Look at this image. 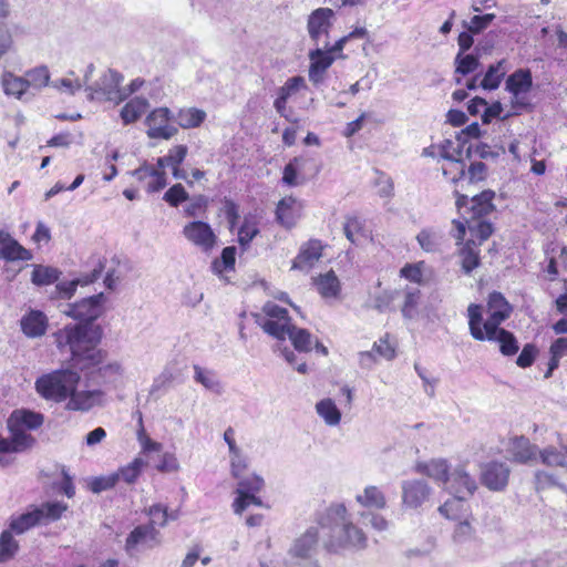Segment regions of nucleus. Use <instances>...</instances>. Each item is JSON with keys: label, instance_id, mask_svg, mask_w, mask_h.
<instances>
[{"label": "nucleus", "instance_id": "a211bd4d", "mask_svg": "<svg viewBox=\"0 0 567 567\" xmlns=\"http://www.w3.org/2000/svg\"><path fill=\"white\" fill-rule=\"evenodd\" d=\"M132 174L137 181L146 182L145 187L148 193H157L167 184L165 171L156 169L147 163L134 169Z\"/></svg>", "mask_w": 567, "mask_h": 567}, {"label": "nucleus", "instance_id": "1a4fd4ad", "mask_svg": "<svg viewBox=\"0 0 567 567\" xmlns=\"http://www.w3.org/2000/svg\"><path fill=\"white\" fill-rule=\"evenodd\" d=\"M146 133L150 138L171 140L178 133L174 122V112L168 107L153 110L145 120Z\"/></svg>", "mask_w": 567, "mask_h": 567}, {"label": "nucleus", "instance_id": "e433bc0d", "mask_svg": "<svg viewBox=\"0 0 567 567\" xmlns=\"http://www.w3.org/2000/svg\"><path fill=\"white\" fill-rule=\"evenodd\" d=\"M61 275L62 272L58 268L51 266L34 265L31 281L35 286H48L58 282Z\"/></svg>", "mask_w": 567, "mask_h": 567}, {"label": "nucleus", "instance_id": "774afa93", "mask_svg": "<svg viewBox=\"0 0 567 567\" xmlns=\"http://www.w3.org/2000/svg\"><path fill=\"white\" fill-rule=\"evenodd\" d=\"M474 536V529L467 520L460 522L453 534L455 543L463 544L471 540Z\"/></svg>", "mask_w": 567, "mask_h": 567}, {"label": "nucleus", "instance_id": "5701e85b", "mask_svg": "<svg viewBox=\"0 0 567 567\" xmlns=\"http://www.w3.org/2000/svg\"><path fill=\"white\" fill-rule=\"evenodd\" d=\"M21 330L29 338H39L47 332L48 319L40 310H31L21 318Z\"/></svg>", "mask_w": 567, "mask_h": 567}, {"label": "nucleus", "instance_id": "20e7f679", "mask_svg": "<svg viewBox=\"0 0 567 567\" xmlns=\"http://www.w3.org/2000/svg\"><path fill=\"white\" fill-rule=\"evenodd\" d=\"M80 380L81 377L78 371L62 369L40 377L35 382V389L42 398L62 402L70 398L72 391L78 388Z\"/></svg>", "mask_w": 567, "mask_h": 567}, {"label": "nucleus", "instance_id": "393cba45", "mask_svg": "<svg viewBox=\"0 0 567 567\" xmlns=\"http://www.w3.org/2000/svg\"><path fill=\"white\" fill-rule=\"evenodd\" d=\"M416 472L425 474L436 482L447 484L450 480V466L444 458H434L426 463H419Z\"/></svg>", "mask_w": 567, "mask_h": 567}, {"label": "nucleus", "instance_id": "4d7b16f0", "mask_svg": "<svg viewBox=\"0 0 567 567\" xmlns=\"http://www.w3.org/2000/svg\"><path fill=\"white\" fill-rule=\"evenodd\" d=\"M144 466L145 462L142 458L136 457L127 466L121 468L116 474H120V478L127 484H132L137 480Z\"/></svg>", "mask_w": 567, "mask_h": 567}, {"label": "nucleus", "instance_id": "79ce46f5", "mask_svg": "<svg viewBox=\"0 0 567 567\" xmlns=\"http://www.w3.org/2000/svg\"><path fill=\"white\" fill-rule=\"evenodd\" d=\"M316 411L328 425L334 426L340 423L341 412L331 399H323L319 401L316 404Z\"/></svg>", "mask_w": 567, "mask_h": 567}, {"label": "nucleus", "instance_id": "39448f33", "mask_svg": "<svg viewBox=\"0 0 567 567\" xmlns=\"http://www.w3.org/2000/svg\"><path fill=\"white\" fill-rule=\"evenodd\" d=\"M456 197L455 206L458 214L465 220V223L475 221L484 216L489 215L495 210L493 199L495 198V192L486 189L480 194H461L460 190H454Z\"/></svg>", "mask_w": 567, "mask_h": 567}, {"label": "nucleus", "instance_id": "f8f14e48", "mask_svg": "<svg viewBox=\"0 0 567 567\" xmlns=\"http://www.w3.org/2000/svg\"><path fill=\"white\" fill-rule=\"evenodd\" d=\"M511 468L504 462L491 461L481 466V483L492 492H503L509 481Z\"/></svg>", "mask_w": 567, "mask_h": 567}, {"label": "nucleus", "instance_id": "de8ad7c7", "mask_svg": "<svg viewBox=\"0 0 567 567\" xmlns=\"http://www.w3.org/2000/svg\"><path fill=\"white\" fill-rule=\"evenodd\" d=\"M236 261V247L227 246L221 250L219 259H215L212 264L215 274L233 270Z\"/></svg>", "mask_w": 567, "mask_h": 567}, {"label": "nucleus", "instance_id": "58836bf2", "mask_svg": "<svg viewBox=\"0 0 567 567\" xmlns=\"http://www.w3.org/2000/svg\"><path fill=\"white\" fill-rule=\"evenodd\" d=\"M2 87L7 95H12L19 100L28 94L29 87L25 78H19L12 73H4L2 76Z\"/></svg>", "mask_w": 567, "mask_h": 567}, {"label": "nucleus", "instance_id": "338daca9", "mask_svg": "<svg viewBox=\"0 0 567 567\" xmlns=\"http://www.w3.org/2000/svg\"><path fill=\"white\" fill-rule=\"evenodd\" d=\"M494 19H495L494 13H486L483 16H474L471 19L470 24L467 25V30L472 33H480L481 31L486 29L492 23V21Z\"/></svg>", "mask_w": 567, "mask_h": 567}, {"label": "nucleus", "instance_id": "8fccbe9b", "mask_svg": "<svg viewBox=\"0 0 567 567\" xmlns=\"http://www.w3.org/2000/svg\"><path fill=\"white\" fill-rule=\"evenodd\" d=\"M238 487L236 489L237 496L251 493H258L262 489L265 482L259 475L252 474L247 477L237 478Z\"/></svg>", "mask_w": 567, "mask_h": 567}, {"label": "nucleus", "instance_id": "4468645a", "mask_svg": "<svg viewBox=\"0 0 567 567\" xmlns=\"http://www.w3.org/2000/svg\"><path fill=\"white\" fill-rule=\"evenodd\" d=\"M184 237L203 251H209L216 244L217 237L208 223L194 220L183 228Z\"/></svg>", "mask_w": 567, "mask_h": 567}, {"label": "nucleus", "instance_id": "f257e3e1", "mask_svg": "<svg viewBox=\"0 0 567 567\" xmlns=\"http://www.w3.org/2000/svg\"><path fill=\"white\" fill-rule=\"evenodd\" d=\"M102 333L100 326H65L53 336L58 349L69 348L70 369L84 372L100 365L106 357L105 351L96 348Z\"/></svg>", "mask_w": 567, "mask_h": 567}, {"label": "nucleus", "instance_id": "0e129e2a", "mask_svg": "<svg viewBox=\"0 0 567 567\" xmlns=\"http://www.w3.org/2000/svg\"><path fill=\"white\" fill-rule=\"evenodd\" d=\"M537 353H538V349L534 343H526L523 347L519 355L517 357L516 364L519 368L530 367L534 363V361L537 357Z\"/></svg>", "mask_w": 567, "mask_h": 567}, {"label": "nucleus", "instance_id": "c85d7f7f", "mask_svg": "<svg viewBox=\"0 0 567 567\" xmlns=\"http://www.w3.org/2000/svg\"><path fill=\"white\" fill-rule=\"evenodd\" d=\"M194 380L200 383L206 390L220 394L223 392V384L219 381L215 371L202 368L198 364L193 365Z\"/></svg>", "mask_w": 567, "mask_h": 567}, {"label": "nucleus", "instance_id": "423d86ee", "mask_svg": "<svg viewBox=\"0 0 567 567\" xmlns=\"http://www.w3.org/2000/svg\"><path fill=\"white\" fill-rule=\"evenodd\" d=\"M446 485H449V488L455 496L453 499H449L441 505L439 512L451 518L454 507L460 506L466 497L472 496L477 489V484L466 471L465 465L460 464L450 473V480Z\"/></svg>", "mask_w": 567, "mask_h": 567}, {"label": "nucleus", "instance_id": "7c9ffc66", "mask_svg": "<svg viewBox=\"0 0 567 567\" xmlns=\"http://www.w3.org/2000/svg\"><path fill=\"white\" fill-rule=\"evenodd\" d=\"M318 542V529L316 527H310L307 532L299 537L290 551L293 556L306 558L310 555L311 550L315 548Z\"/></svg>", "mask_w": 567, "mask_h": 567}, {"label": "nucleus", "instance_id": "a18cd8bd", "mask_svg": "<svg viewBox=\"0 0 567 567\" xmlns=\"http://www.w3.org/2000/svg\"><path fill=\"white\" fill-rule=\"evenodd\" d=\"M8 430L11 434V442L14 453L25 451L34 445L35 439L31 434H28L25 430L17 426H8Z\"/></svg>", "mask_w": 567, "mask_h": 567}, {"label": "nucleus", "instance_id": "6e6d98bb", "mask_svg": "<svg viewBox=\"0 0 567 567\" xmlns=\"http://www.w3.org/2000/svg\"><path fill=\"white\" fill-rule=\"evenodd\" d=\"M466 224L471 236L478 239L477 246L488 239L494 231L493 225L486 220L476 219Z\"/></svg>", "mask_w": 567, "mask_h": 567}, {"label": "nucleus", "instance_id": "c9c22d12", "mask_svg": "<svg viewBox=\"0 0 567 567\" xmlns=\"http://www.w3.org/2000/svg\"><path fill=\"white\" fill-rule=\"evenodd\" d=\"M256 322L262 328V330L271 336L272 338L285 341L286 338H288L290 332V327H292L291 321H278V320H271L267 319L264 322H260V316L256 315Z\"/></svg>", "mask_w": 567, "mask_h": 567}, {"label": "nucleus", "instance_id": "7ed1b4c3", "mask_svg": "<svg viewBox=\"0 0 567 567\" xmlns=\"http://www.w3.org/2000/svg\"><path fill=\"white\" fill-rule=\"evenodd\" d=\"M513 308L506 298L498 291H493L488 296L487 311L488 318L483 321L482 306L471 303L467 308L468 328L473 339L484 341L491 339L492 332L499 328L512 312Z\"/></svg>", "mask_w": 567, "mask_h": 567}, {"label": "nucleus", "instance_id": "9b49d317", "mask_svg": "<svg viewBox=\"0 0 567 567\" xmlns=\"http://www.w3.org/2000/svg\"><path fill=\"white\" fill-rule=\"evenodd\" d=\"M533 78L529 69H518L513 72L505 82V90L512 94L511 104L514 109H523L529 105L524 94L530 91Z\"/></svg>", "mask_w": 567, "mask_h": 567}, {"label": "nucleus", "instance_id": "2f4dec72", "mask_svg": "<svg viewBox=\"0 0 567 567\" xmlns=\"http://www.w3.org/2000/svg\"><path fill=\"white\" fill-rule=\"evenodd\" d=\"M296 199L293 197H285L277 204L276 219L286 228H292L297 223V214L295 213Z\"/></svg>", "mask_w": 567, "mask_h": 567}, {"label": "nucleus", "instance_id": "f704fd0d", "mask_svg": "<svg viewBox=\"0 0 567 567\" xmlns=\"http://www.w3.org/2000/svg\"><path fill=\"white\" fill-rule=\"evenodd\" d=\"M35 511L40 512V523H50L59 520L62 515L68 511L69 506L63 502H45L40 506H34Z\"/></svg>", "mask_w": 567, "mask_h": 567}, {"label": "nucleus", "instance_id": "49530a36", "mask_svg": "<svg viewBox=\"0 0 567 567\" xmlns=\"http://www.w3.org/2000/svg\"><path fill=\"white\" fill-rule=\"evenodd\" d=\"M10 529L0 534V563L14 557L19 550V543L13 538Z\"/></svg>", "mask_w": 567, "mask_h": 567}, {"label": "nucleus", "instance_id": "6ab92c4d", "mask_svg": "<svg viewBox=\"0 0 567 567\" xmlns=\"http://www.w3.org/2000/svg\"><path fill=\"white\" fill-rule=\"evenodd\" d=\"M309 80L317 85L323 81L324 73L333 63L334 58L324 48H317L309 52Z\"/></svg>", "mask_w": 567, "mask_h": 567}, {"label": "nucleus", "instance_id": "69168bd1", "mask_svg": "<svg viewBox=\"0 0 567 567\" xmlns=\"http://www.w3.org/2000/svg\"><path fill=\"white\" fill-rule=\"evenodd\" d=\"M251 504L262 506V501L260 497L256 496V493L239 495L234 501V512L236 514H241Z\"/></svg>", "mask_w": 567, "mask_h": 567}, {"label": "nucleus", "instance_id": "412c9836", "mask_svg": "<svg viewBox=\"0 0 567 567\" xmlns=\"http://www.w3.org/2000/svg\"><path fill=\"white\" fill-rule=\"evenodd\" d=\"M306 87L307 84L302 76L297 75L289 78L285 84L278 89L277 99L274 102V106L277 112L280 115H285L288 100Z\"/></svg>", "mask_w": 567, "mask_h": 567}, {"label": "nucleus", "instance_id": "6e6552de", "mask_svg": "<svg viewBox=\"0 0 567 567\" xmlns=\"http://www.w3.org/2000/svg\"><path fill=\"white\" fill-rule=\"evenodd\" d=\"M104 293L83 298L74 303H69L63 312L80 321L75 326H94L93 322L103 313Z\"/></svg>", "mask_w": 567, "mask_h": 567}, {"label": "nucleus", "instance_id": "680f3d73", "mask_svg": "<svg viewBox=\"0 0 567 567\" xmlns=\"http://www.w3.org/2000/svg\"><path fill=\"white\" fill-rule=\"evenodd\" d=\"M535 486L536 489H547L550 487H559L564 488V485L560 484L556 476L551 473L545 471H537L535 473Z\"/></svg>", "mask_w": 567, "mask_h": 567}, {"label": "nucleus", "instance_id": "e2e57ef3", "mask_svg": "<svg viewBox=\"0 0 567 567\" xmlns=\"http://www.w3.org/2000/svg\"><path fill=\"white\" fill-rule=\"evenodd\" d=\"M147 515L151 517V520L148 524H153L154 527L155 526L164 527V526H166V524L168 522L167 507H165L161 504L152 505L147 511Z\"/></svg>", "mask_w": 567, "mask_h": 567}, {"label": "nucleus", "instance_id": "cd10ccee", "mask_svg": "<svg viewBox=\"0 0 567 567\" xmlns=\"http://www.w3.org/2000/svg\"><path fill=\"white\" fill-rule=\"evenodd\" d=\"M488 341H497L499 343V351L503 355L511 357L518 352L519 347L516 337L513 332L504 329L497 328L492 332L491 339Z\"/></svg>", "mask_w": 567, "mask_h": 567}, {"label": "nucleus", "instance_id": "4be33fe9", "mask_svg": "<svg viewBox=\"0 0 567 567\" xmlns=\"http://www.w3.org/2000/svg\"><path fill=\"white\" fill-rule=\"evenodd\" d=\"M44 422L43 414L27 409L14 410L8 421L7 426L20 427L22 430H37Z\"/></svg>", "mask_w": 567, "mask_h": 567}, {"label": "nucleus", "instance_id": "0eeeda50", "mask_svg": "<svg viewBox=\"0 0 567 567\" xmlns=\"http://www.w3.org/2000/svg\"><path fill=\"white\" fill-rule=\"evenodd\" d=\"M123 75L115 70H106L97 81L91 85L85 86L87 99L91 101H109V102H122L117 100V95L121 94V83Z\"/></svg>", "mask_w": 567, "mask_h": 567}, {"label": "nucleus", "instance_id": "c03bdc74", "mask_svg": "<svg viewBox=\"0 0 567 567\" xmlns=\"http://www.w3.org/2000/svg\"><path fill=\"white\" fill-rule=\"evenodd\" d=\"M357 502L365 507L382 509L386 505L384 494L377 486H367L362 495L357 496Z\"/></svg>", "mask_w": 567, "mask_h": 567}, {"label": "nucleus", "instance_id": "ea45409f", "mask_svg": "<svg viewBox=\"0 0 567 567\" xmlns=\"http://www.w3.org/2000/svg\"><path fill=\"white\" fill-rule=\"evenodd\" d=\"M148 101L145 97H134L128 101L121 110V118L125 124L133 123L146 112Z\"/></svg>", "mask_w": 567, "mask_h": 567}, {"label": "nucleus", "instance_id": "bb28decb", "mask_svg": "<svg viewBox=\"0 0 567 567\" xmlns=\"http://www.w3.org/2000/svg\"><path fill=\"white\" fill-rule=\"evenodd\" d=\"M444 240V235L441 230L433 227H426L419 231L416 241L425 252H437Z\"/></svg>", "mask_w": 567, "mask_h": 567}, {"label": "nucleus", "instance_id": "37998d69", "mask_svg": "<svg viewBox=\"0 0 567 567\" xmlns=\"http://www.w3.org/2000/svg\"><path fill=\"white\" fill-rule=\"evenodd\" d=\"M291 341L293 348L299 352H310L312 349V336L311 333L303 328H298L292 324L290 327V332L288 336Z\"/></svg>", "mask_w": 567, "mask_h": 567}, {"label": "nucleus", "instance_id": "f03ea898", "mask_svg": "<svg viewBox=\"0 0 567 567\" xmlns=\"http://www.w3.org/2000/svg\"><path fill=\"white\" fill-rule=\"evenodd\" d=\"M320 527L328 539L324 546L329 551L344 548H364L367 537L347 518V508L343 504L331 505L319 520Z\"/></svg>", "mask_w": 567, "mask_h": 567}, {"label": "nucleus", "instance_id": "603ef678", "mask_svg": "<svg viewBox=\"0 0 567 567\" xmlns=\"http://www.w3.org/2000/svg\"><path fill=\"white\" fill-rule=\"evenodd\" d=\"M259 234V229L252 220L245 218L238 229V244L243 250H246L251 240Z\"/></svg>", "mask_w": 567, "mask_h": 567}, {"label": "nucleus", "instance_id": "864d4df0", "mask_svg": "<svg viewBox=\"0 0 567 567\" xmlns=\"http://www.w3.org/2000/svg\"><path fill=\"white\" fill-rule=\"evenodd\" d=\"M49 80L50 73L47 66H39L25 73V81L29 89L33 87L40 90L48 85Z\"/></svg>", "mask_w": 567, "mask_h": 567}, {"label": "nucleus", "instance_id": "dca6fc26", "mask_svg": "<svg viewBox=\"0 0 567 567\" xmlns=\"http://www.w3.org/2000/svg\"><path fill=\"white\" fill-rule=\"evenodd\" d=\"M333 17L334 11L330 8H318L310 13L307 21V30L312 41L318 43L322 34L329 35Z\"/></svg>", "mask_w": 567, "mask_h": 567}, {"label": "nucleus", "instance_id": "13d9d810", "mask_svg": "<svg viewBox=\"0 0 567 567\" xmlns=\"http://www.w3.org/2000/svg\"><path fill=\"white\" fill-rule=\"evenodd\" d=\"M120 480V474H111L107 476L95 477L90 483V489L93 493H101L113 488Z\"/></svg>", "mask_w": 567, "mask_h": 567}, {"label": "nucleus", "instance_id": "a878e982", "mask_svg": "<svg viewBox=\"0 0 567 567\" xmlns=\"http://www.w3.org/2000/svg\"><path fill=\"white\" fill-rule=\"evenodd\" d=\"M509 452L515 462L525 464L536 457L538 449L536 445L530 444L529 440L525 436H519L513 439Z\"/></svg>", "mask_w": 567, "mask_h": 567}, {"label": "nucleus", "instance_id": "ddd939ff", "mask_svg": "<svg viewBox=\"0 0 567 567\" xmlns=\"http://www.w3.org/2000/svg\"><path fill=\"white\" fill-rule=\"evenodd\" d=\"M401 488L402 503L406 508L416 509L421 507L432 495V488L424 480L403 481Z\"/></svg>", "mask_w": 567, "mask_h": 567}, {"label": "nucleus", "instance_id": "72a5a7b5", "mask_svg": "<svg viewBox=\"0 0 567 567\" xmlns=\"http://www.w3.org/2000/svg\"><path fill=\"white\" fill-rule=\"evenodd\" d=\"M318 292L323 298H336L340 292V281L333 270L315 278Z\"/></svg>", "mask_w": 567, "mask_h": 567}, {"label": "nucleus", "instance_id": "c756f323", "mask_svg": "<svg viewBox=\"0 0 567 567\" xmlns=\"http://www.w3.org/2000/svg\"><path fill=\"white\" fill-rule=\"evenodd\" d=\"M475 239H468L460 249L461 267L465 274H471L480 266V251Z\"/></svg>", "mask_w": 567, "mask_h": 567}, {"label": "nucleus", "instance_id": "b1692460", "mask_svg": "<svg viewBox=\"0 0 567 567\" xmlns=\"http://www.w3.org/2000/svg\"><path fill=\"white\" fill-rule=\"evenodd\" d=\"M207 114L197 107H182L174 112V122L181 128H196L206 120Z\"/></svg>", "mask_w": 567, "mask_h": 567}, {"label": "nucleus", "instance_id": "473e14b6", "mask_svg": "<svg viewBox=\"0 0 567 567\" xmlns=\"http://www.w3.org/2000/svg\"><path fill=\"white\" fill-rule=\"evenodd\" d=\"M0 259L6 261H28L32 259L30 250L24 248L13 237H11L4 246L0 248Z\"/></svg>", "mask_w": 567, "mask_h": 567}, {"label": "nucleus", "instance_id": "2eb2a0df", "mask_svg": "<svg viewBox=\"0 0 567 567\" xmlns=\"http://www.w3.org/2000/svg\"><path fill=\"white\" fill-rule=\"evenodd\" d=\"M161 544L159 532L153 524L136 526L126 537L125 550L132 556L137 547L154 548Z\"/></svg>", "mask_w": 567, "mask_h": 567}, {"label": "nucleus", "instance_id": "5fc2aeb1", "mask_svg": "<svg viewBox=\"0 0 567 567\" xmlns=\"http://www.w3.org/2000/svg\"><path fill=\"white\" fill-rule=\"evenodd\" d=\"M455 72L462 75H467L477 70L480 66V60L474 54H463L458 52L455 56Z\"/></svg>", "mask_w": 567, "mask_h": 567}, {"label": "nucleus", "instance_id": "f3484780", "mask_svg": "<svg viewBox=\"0 0 567 567\" xmlns=\"http://www.w3.org/2000/svg\"><path fill=\"white\" fill-rule=\"evenodd\" d=\"M105 403V393L102 390L72 391L66 409L71 411H89L96 405Z\"/></svg>", "mask_w": 567, "mask_h": 567}, {"label": "nucleus", "instance_id": "9d476101", "mask_svg": "<svg viewBox=\"0 0 567 567\" xmlns=\"http://www.w3.org/2000/svg\"><path fill=\"white\" fill-rule=\"evenodd\" d=\"M464 144H430L422 152L423 156L437 157L451 165H455L457 174L452 177V183L456 184L466 177L465 163L463 156Z\"/></svg>", "mask_w": 567, "mask_h": 567}, {"label": "nucleus", "instance_id": "052dcab7", "mask_svg": "<svg viewBox=\"0 0 567 567\" xmlns=\"http://www.w3.org/2000/svg\"><path fill=\"white\" fill-rule=\"evenodd\" d=\"M378 178L374 184L378 187V194L383 198H391L394 195V185L391 177L380 171H375Z\"/></svg>", "mask_w": 567, "mask_h": 567}, {"label": "nucleus", "instance_id": "a19ab883", "mask_svg": "<svg viewBox=\"0 0 567 567\" xmlns=\"http://www.w3.org/2000/svg\"><path fill=\"white\" fill-rule=\"evenodd\" d=\"M504 63L505 60H501L495 64H491L482 79L480 86L484 90H496L506 74V71L503 69Z\"/></svg>", "mask_w": 567, "mask_h": 567}, {"label": "nucleus", "instance_id": "09e8293b", "mask_svg": "<svg viewBox=\"0 0 567 567\" xmlns=\"http://www.w3.org/2000/svg\"><path fill=\"white\" fill-rule=\"evenodd\" d=\"M543 464L547 466L567 467L566 455L557 446H547L538 451Z\"/></svg>", "mask_w": 567, "mask_h": 567}, {"label": "nucleus", "instance_id": "aec40b11", "mask_svg": "<svg viewBox=\"0 0 567 567\" xmlns=\"http://www.w3.org/2000/svg\"><path fill=\"white\" fill-rule=\"evenodd\" d=\"M322 256V245L318 239H311L307 244L302 245L299 254L292 261L291 269L302 270L310 268L316 261Z\"/></svg>", "mask_w": 567, "mask_h": 567}, {"label": "nucleus", "instance_id": "4c0bfd02", "mask_svg": "<svg viewBox=\"0 0 567 567\" xmlns=\"http://www.w3.org/2000/svg\"><path fill=\"white\" fill-rule=\"evenodd\" d=\"M40 512L35 511L34 506H31V509L19 515L18 517H13L10 522V530L20 535L30 528L41 524L39 516Z\"/></svg>", "mask_w": 567, "mask_h": 567}, {"label": "nucleus", "instance_id": "3c124183", "mask_svg": "<svg viewBox=\"0 0 567 567\" xmlns=\"http://www.w3.org/2000/svg\"><path fill=\"white\" fill-rule=\"evenodd\" d=\"M421 298V291L416 288L408 289L404 296V302L401 312L404 318L412 319L417 315V306Z\"/></svg>", "mask_w": 567, "mask_h": 567}, {"label": "nucleus", "instance_id": "bf43d9fd", "mask_svg": "<svg viewBox=\"0 0 567 567\" xmlns=\"http://www.w3.org/2000/svg\"><path fill=\"white\" fill-rule=\"evenodd\" d=\"M163 199L171 206L177 207L181 203L188 199V193L182 184H175L166 190Z\"/></svg>", "mask_w": 567, "mask_h": 567}]
</instances>
